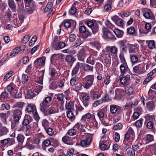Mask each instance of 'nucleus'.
Returning <instances> with one entry per match:
<instances>
[{
	"label": "nucleus",
	"instance_id": "26",
	"mask_svg": "<svg viewBox=\"0 0 156 156\" xmlns=\"http://www.w3.org/2000/svg\"><path fill=\"white\" fill-rule=\"evenodd\" d=\"M31 37L30 34L27 35L23 36L21 40V42L23 44H26Z\"/></svg>",
	"mask_w": 156,
	"mask_h": 156
},
{
	"label": "nucleus",
	"instance_id": "21",
	"mask_svg": "<svg viewBox=\"0 0 156 156\" xmlns=\"http://www.w3.org/2000/svg\"><path fill=\"white\" fill-rule=\"evenodd\" d=\"M91 29L94 34H95L97 32L99 29V26L98 22L97 21L96 23H95L94 25Z\"/></svg>",
	"mask_w": 156,
	"mask_h": 156
},
{
	"label": "nucleus",
	"instance_id": "31",
	"mask_svg": "<svg viewBox=\"0 0 156 156\" xmlns=\"http://www.w3.org/2000/svg\"><path fill=\"white\" fill-rule=\"evenodd\" d=\"M62 51L63 53L69 54L71 55H74L76 53L75 51L73 49H64Z\"/></svg>",
	"mask_w": 156,
	"mask_h": 156
},
{
	"label": "nucleus",
	"instance_id": "5",
	"mask_svg": "<svg viewBox=\"0 0 156 156\" xmlns=\"http://www.w3.org/2000/svg\"><path fill=\"white\" fill-rule=\"evenodd\" d=\"M144 11L143 16L147 19H152L154 18V16L151 11L147 8H144L143 9Z\"/></svg>",
	"mask_w": 156,
	"mask_h": 156
},
{
	"label": "nucleus",
	"instance_id": "60",
	"mask_svg": "<svg viewBox=\"0 0 156 156\" xmlns=\"http://www.w3.org/2000/svg\"><path fill=\"white\" fill-rule=\"evenodd\" d=\"M64 25L65 27L68 28L70 27H71V22L70 21H66L64 23L63 22L61 25L59 26V27H60V26L61 25Z\"/></svg>",
	"mask_w": 156,
	"mask_h": 156
},
{
	"label": "nucleus",
	"instance_id": "1",
	"mask_svg": "<svg viewBox=\"0 0 156 156\" xmlns=\"http://www.w3.org/2000/svg\"><path fill=\"white\" fill-rule=\"evenodd\" d=\"M83 86L87 89L89 88L92 85L94 80L93 75H88L84 78L83 79Z\"/></svg>",
	"mask_w": 156,
	"mask_h": 156
},
{
	"label": "nucleus",
	"instance_id": "43",
	"mask_svg": "<svg viewBox=\"0 0 156 156\" xmlns=\"http://www.w3.org/2000/svg\"><path fill=\"white\" fill-rule=\"evenodd\" d=\"M91 115H92L90 113H87L82 116L81 120L85 121L86 119H89L91 117Z\"/></svg>",
	"mask_w": 156,
	"mask_h": 156
},
{
	"label": "nucleus",
	"instance_id": "57",
	"mask_svg": "<svg viewBox=\"0 0 156 156\" xmlns=\"http://www.w3.org/2000/svg\"><path fill=\"white\" fill-rule=\"evenodd\" d=\"M126 65H125L122 64L120 66V72L123 74L125 73L126 71V68L125 66Z\"/></svg>",
	"mask_w": 156,
	"mask_h": 156
},
{
	"label": "nucleus",
	"instance_id": "58",
	"mask_svg": "<svg viewBox=\"0 0 156 156\" xmlns=\"http://www.w3.org/2000/svg\"><path fill=\"white\" fill-rule=\"evenodd\" d=\"M30 122H31L28 119L24 118L22 124V125L27 127L28 126V125Z\"/></svg>",
	"mask_w": 156,
	"mask_h": 156
},
{
	"label": "nucleus",
	"instance_id": "23",
	"mask_svg": "<svg viewBox=\"0 0 156 156\" xmlns=\"http://www.w3.org/2000/svg\"><path fill=\"white\" fill-rule=\"evenodd\" d=\"M8 3L9 7L14 11L16 10V6L13 0H8Z\"/></svg>",
	"mask_w": 156,
	"mask_h": 156
},
{
	"label": "nucleus",
	"instance_id": "25",
	"mask_svg": "<svg viewBox=\"0 0 156 156\" xmlns=\"http://www.w3.org/2000/svg\"><path fill=\"white\" fill-rule=\"evenodd\" d=\"M115 96L116 98L121 97L123 95L124 92L123 91L120 89H117L115 91Z\"/></svg>",
	"mask_w": 156,
	"mask_h": 156
},
{
	"label": "nucleus",
	"instance_id": "30",
	"mask_svg": "<svg viewBox=\"0 0 156 156\" xmlns=\"http://www.w3.org/2000/svg\"><path fill=\"white\" fill-rule=\"evenodd\" d=\"M8 129L5 127H3L0 128V136L6 134L8 132Z\"/></svg>",
	"mask_w": 156,
	"mask_h": 156
},
{
	"label": "nucleus",
	"instance_id": "37",
	"mask_svg": "<svg viewBox=\"0 0 156 156\" xmlns=\"http://www.w3.org/2000/svg\"><path fill=\"white\" fill-rule=\"evenodd\" d=\"M90 45H92L93 48H96L97 49H99L101 48V45L97 41L90 43Z\"/></svg>",
	"mask_w": 156,
	"mask_h": 156
},
{
	"label": "nucleus",
	"instance_id": "35",
	"mask_svg": "<svg viewBox=\"0 0 156 156\" xmlns=\"http://www.w3.org/2000/svg\"><path fill=\"white\" fill-rule=\"evenodd\" d=\"M125 92L127 95L129 96L133 94V89L132 87H130L126 89Z\"/></svg>",
	"mask_w": 156,
	"mask_h": 156
},
{
	"label": "nucleus",
	"instance_id": "15",
	"mask_svg": "<svg viewBox=\"0 0 156 156\" xmlns=\"http://www.w3.org/2000/svg\"><path fill=\"white\" fill-rule=\"evenodd\" d=\"M46 108H42L40 109L44 113L45 116L54 113L56 112V111L54 109H53L52 108H50L48 112L46 110Z\"/></svg>",
	"mask_w": 156,
	"mask_h": 156
},
{
	"label": "nucleus",
	"instance_id": "19",
	"mask_svg": "<svg viewBox=\"0 0 156 156\" xmlns=\"http://www.w3.org/2000/svg\"><path fill=\"white\" fill-rule=\"evenodd\" d=\"M145 139L146 143H149L154 141V136L150 134H147L145 136Z\"/></svg>",
	"mask_w": 156,
	"mask_h": 156
},
{
	"label": "nucleus",
	"instance_id": "55",
	"mask_svg": "<svg viewBox=\"0 0 156 156\" xmlns=\"http://www.w3.org/2000/svg\"><path fill=\"white\" fill-rule=\"evenodd\" d=\"M148 47L150 49L155 48L154 41L153 40L149 41L148 44Z\"/></svg>",
	"mask_w": 156,
	"mask_h": 156
},
{
	"label": "nucleus",
	"instance_id": "29",
	"mask_svg": "<svg viewBox=\"0 0 156 156\" xmlns=\"http://www.w3.org/2000/svg\"><path fill=\"white\" fill-rule=\"evenodd\" d=\"M96 70L99 73H101L103 71V67L102 64L99 62H97L96 64Z\"/></svg>",
	"mask_w": 156,
	"mask_h": 156
},
{
	"label": "nucleus",
	"instance_id": "46",
	"mask_svg": "<svg viewBox=\"0 0 156 156\" xmlns=\"http://www.w3.org/2000/svg\"><path fill=\"white\" fill-rule=\"evenodd\" d=\"M34 108H36L35 105L30 104L27 106V109L28 112H31Z\"/></svg>",
	"mask_w": 156,
	"mask_h": 156
},
{
	"label": "nucleus",
	"instance_id": "3",
	"mask_svg": "<svg viewBox=\"0 0 156 156\" xmlns=\"http://www.w3.org/2000/svg\"><path fill=\"white\" fill-rule=\"evenodd\" d=\"M92 136L93 135L92 134H88L86 139L81 141V145L83 147H86L88 145H89L92 142Z\"/></svg>",
	"mask_w": 156,
	"mask_h": 156
},
{
	"label": "nucleus",
	"instance_id": "63",
	"mask_svg": "<svg viewBox=\"0 0 156 156\" xmlns=\"http://www.w3.org/2000/svg\"><path fill=\"white\" fill-rule=\"evenodd\" d=\"M151 88H150L148 92V94L150 97L154 96L156 94V92L153 90Z\"/></svg>",
	"mask_w": 156,
	"mask_h": 156
},
{
	"label": "nucleus",
	"instance_id": "20",
	"mask_svg": "<svg viewBox=\"0 0 156 156\" xmlns=\"http://www.w3.org/2000/svg\"><path fill=\"white\" fill-rule=\"evenodd\" d=\"M127 33L130 35L134 36L136 35V31L133 27H130L127 28Z\"/></svg>",
	"mask_w": 156,
	"mask_h": 156
},
{
	"label": "nucleus",
	"instance_id": "44",
	"mask_svg": "<svg viewBox=\"0 0 156 156\" xmlns=\"http://www.w3.org/2000/svg\"><path fill=\"white\" fill-rule=\"evenodd\" d=\"M87 62L93 65L95 63L94 58L92 57L89 56L87 60Z\"/></svg>",
	"mask_w": 156,
	"mask_h": 156
},
{
	"label": "nucleus",
	"instance_id": "14",
	"mask_svg": "<svg viewBox=\"0 0 156 156\" xmlns=\"http://www.w3.org/2000/svg\"><path fill=\"white\" fill-rule=\"evenodd\" d=\"M52 5L53 3L52 2H49L44 9V12H49V14L53 13L54 9L53 8H52Z\"/></svg>",
	"mask_w": 156,
	"mask_h": 156
},
{
	"label": "nucleus",
	"instance_id": "61",
	"mask_svg": "<svg viewBox=\"0 0 156 156\" xmlns=\"http://www.w3.org/2000/svg\"><path fill=\"white\" fill-rule=\"evenodd\" d=\"M122 125L121 123H119L114 126L113 129L115 130H119L122 129Z\"/></svg>",
	"mask_w": 156,
	"mask_h": 156
},
{
	"label": "nucleus",
	"instance_id": "22",
	"mask_svg": "<svg viewBox=\"0 0 156 156\" xmlns=\"http://www.w3.org/2000/svg\"><path fill=\"white\" fill-rule=\"evenodd\" d=\"M58 38L57 37H54L53 41H52L51 44L53 48H58Z\"/></svg>",
	"mask_w": 156,
	"mask_h": 156
},
{
	"label": "nucleus",
	"instance_id": "4",
	"mask_svg": "<svg viewBox=\"0 0 156 156\" xmlns=\"http://www.w3.org/2000/svg\"><path fill=\"white\" fill-rule=\"evenodd\" d=\"M80 127V124L77 123L72 129L68 131L67 134L71 136L75 135L76 134L77 132L79 130Z\"/></svg>",
	"mask_w": 156,
	"mask_h": 156
},
{
	"label": "nucleus",
	"instance_id": "45",
	"mask_svg": "<svg viewBox=\"0 0 156 156\" xmlns=\"http://www.w3.org/2000/svg\"><path fill=\"white\" fill-rule=\"evenodd\" d=\"M47 133L50 136H52L54 134V131L53 129L50 127H48L45 129Z\"/></svg>",
	"mask_w": 156,
	"mask_h": 156
},
{
	"label": "nucleus",
	"instance_id": "62",
	"mask_svg": "<svg viewBox=\"0 0 156 156\" xmlns=\"http://www.w3.org/2000/svg\"><path fill=\"white\" fill-rule=\"evenodd\" d=\"M103 102H105L106 101H108L109 100V98L108 95L107 94H104V96L102 98V99H101Z\"/></svg>",
	"mask_w": 156,
	"mask_h": 156
},
{
	"label": "nucleus",
	"instance_id": "48",
	"mask_svg": "<svg viewBox=\"0 0 156 156\" xmlns=\"http://www.w3.org/2000/svg\"><path fill=\"white\" fill-rule=\"evenodd\" d=\"M62 55L60 54H54L52 56V58L54 60H57V59L61 60L62 58Z\"/></svg>",
	"mask_w": 156,
	"mask_h": 156
},
{
	"label": "nucleus",
	"instance_id": "33",
	"mask_svg": "<svg viewBox=\"0 0 156 156\" xmlns=\"http://www.w3.org/2000/svg\"><path fill=\"white\" fill-rule=\"evenodd\" d=\"M24 139V136L18 134L17 137V139L18 142L21 145H22Z\"/></svg>",
	"mask_w": 156,
	"mask_h": 156
},
{
	"label": "nucleus",
	"instance_id": "16",
	"mask_svg": "<svg viewBox=\"0 0 156 156\" xmlns=\"http://www.w3.org/2000/svg\"><path fill=\"white\" fill-rule=\"evenodd\" d=\"M65 60L67 63L73 64L76 61V59L72 55H69L66 56Z\"/></svg>",
	"mask_w": 156,
	"mask_h": 156
},
{
	"label": "nucleus",
	"instance_id": "42",
	"mask_svg": "<svg viewBox=\"0 0 156 156\" xmlns=\"http://www.w3.org/2000/svg\"><path fill=\"white\" fill-rule=\"evenodd\" d=\"M28 80V76L27 75L23 74L22 76L21 81L23 83H26Z\"/></svg>",
	"mask_w": 156,
	"mask_h": 156
},
{
	"label": "nucleus",
	"instance_id": "36",
	"mask_svg": "<svg viewBox=\"0 0 156 156\" xmlns=\"http://www.w3.org/2000/svg\"><path fill=\"white\" fill-rule=\"evenodd\" d=\"M151 25L150 23H146L145 26V28L146 30V31H145V30H144V33L146 34L149 32L151 30Z\"/></svg>",
	"mask_w": 156,
	"mask_h": 156
},
{
	"label": "nucleus",
	"instance_id": "54",
	"mask_svg": "<svg viewBox=\"0 0 156 156\" xmlns=\"http://www.w3.org/2000/svg\"><path fill=\"white\" fill-rule=\"evenodd\" d=\"M127 1L125 0H121L119 3L120 7H126L127 5Z\"/></svg>",
	"mask_w": 156,
	"mask_h": 156
},
{
	"label": "nucleus",
	"instance_id": "38",
	"mask_svg": "<svg viewBox=\"0 0 156 156\" xmlns=\"http://www.w3.org/2000/svg\"><path fill=\"white\" fill-rule=\"evenodd\" d=\"M73 104L72 102H69L66 105V108L69 111H71L73 108Z\"/></svg>",
	"mask_w": 156,
	"mask_h": 156
},
{
	"label": "nucleus",
	"instance_id": "9",
	"mask_svg": "<svg viewBox=\"0 0 156 156\" xmlns=\"http://www.w3.org/2000/svg\"><path fill=\"white\" fill-rule=\"evenodd\" d=\"M112 19L117 26L121 27H123L124 23L123 20L122 19L119 18L118 16H114L112 17Z\"/></svg>",
	"mask_w": 156,
	"mask_h": 156
},
{
	"label": "nucleus",
	"instance_id": "40",
	"mask_svg": "<svg viewBox=\"0 0 156 156\" xmlns=\"http://www.w3.org/2000/svg\"><path fill=\"white\" fill-rule=\"evenodd\" d=\"M37 39V37L36 36L33 37L30 40L29 43V45L31 47L33 46L36 42Z\"/></svg>",
	"mask_w": 156,
	"mask_h": 156
},
{
	"label": "nucleus",
	"instance_id": "50",
	"mask_svg": "<svg viewBox=\"0 0 156 156\" xmlns=\"http://www.w3.org/2000/svg\"><path fill=\"white\" fill-rule=\"evenodd\" d=\"M49 125V122L46 119H44L42 121V125L44 129L48 127Z\"/></svg>",
	"mask_w": 156,
	"mask_h": 156
},
{
	"label": "nucleus",
	"instance_id": "39",
	"mask_svg": "<svg viewBox=\"0 0 156 156\" xmlns=\"http://www.w3.org/2000/svg\"><path fill=\"white\" fill-rule=\"evenodd\" d=\"M29 128L28 126L26 127L23 125L20 126L18 128V131H27L29 130Z\"/></svg>",
	"mask_w": 156,
	"mask_h": 156
},
{
	"label": "nucleus",
	"instance_id": "53",
	"mask_svg": "<svg viewBox=\"0 0 156 156\" xmlns=\"http://www.w3.org/2000/svg\"><path fill=\"white\" fill-rule=\"evenodd\" d=\"M112 9V6L110 4H107L104 7V11L106 12L109 11Z\"/></svg>",
	"mask_w": 156,
	"mask_h": 156
},
{
	"label": "nucleus",
	"instance_id": "8",
	"mask_svg": "<svg viewBox=\"0 0 156 156\" xmlns=\"http://www.w3.org/2000/svg\"><path fill=\"white\" fill-rule=\"evenodd\" d=\"M79 30L81 33L84 34L83 35V38H86L91 35V34L87 30L86 27L84 26H80L79 27Z\"/></svg>",
	"mask_w": 156,
	"mask_h": 156
},
{
	"label": "nucleus",
	"instance_id": "2",
	"mask_svg": "<svg viewBox=\"0 0 156 156\" xmlns=\"http://www.w3.org/2000/svg\"><path fill=\"white\" fill-rule=\"evenodd\" d=\"M117 44L121 49H135L133 45L130 44L125 40L119 41Z\"/></svg>",
	"mask_w": 156,
	"mask_h": 156
},
{
	"label": "nucleus",
	"instance_id": "6",
	"mask_svg": "<svg viewBox=\"0 0 156 156\" xmlns=\"http://www.w3.org/2000/svg\"><path fill=\"white\" fill-rule=\"evenodd\" d=\"M55 96L59 103L60 107H63L64 102V95L62 93H59L55 94Z\"/></svg>",
	"mask_w": 156,
	"mask_h": 156
},
{
	"label": "nucleus",
	"instance_id": "59",
	"mask_svg": "<svg viewBox=\"0 0 156 156\" xmlns=\"http://www.w3.org/2000/svg\"><path fill=\"white\" fill-rule=\"evenodd\" d=\"M96 22L97 21L94 20L89 21L87 23V25L88 27L91 28Z\"/></svg>",
	"mask_w": 156,
	"mask_h": 156
},
{
	"label": "nucleus",
	"instance_id": "17",
	"mask_svg": "<svg viewBox=\"0 0 156 156\" xmlns=\"http://www.w3.org/2000/svg\"><path fill=\"white\" fill-rule=\"evenodd\" d=\"M85 51L84 49H81L78 52L77 56L78 59L80 61H82L84 59L86 54L85 52Z\"/></svg>",
	"mask_w": 156,
	"mask_h": 156
},
{
	"label": "nucleus",
	"instance_id": "47",
	"mask_svg": "<svg viewBox=\"0 0 156 156\" xmlns=\"http://www.w3.org/2000/svg\"><path fill=\"white\" fill-rule=\"evenodd\" d=\"M10 108V106L9 105L6 103L2 104L1 107V110H4L5 109L7 110H8Z\"/></svg>",
	"mask_w": 156,
	"mask_h": 156
},
{
	"label": "nucleus",
	"instance_id": "51",
	"mask_svg": "<svg viewBox=\"0 0 156 156\" xmlns=\"http://www.w3.org/2000/svg\"><path fill=\"white\" fill-rule=\"evenodd\" d=\"M102 101L101 100H96L95 101L93 105L92 106L94 108H96L97 107L99 106L100 104H102Z\"/></svg>",
	"mask_w": 156,
	"mask_h": 156
},
{
	"label": "nucleus",
	"instance_id": "56",
	"mask_svg": "<svg viewBox=\"0 0 156 156\" xmlns=\"http://www.w3.org/2000/svg\"><path fill=\"white\" fill-rule=\"evenodd\" d=\"M82 42L80 40V38H78L76 41V44L73 46V48H77L78 46H80Z\"/></svg>",
	"mask_w": 156,
	"mask_h": 156
},
{
	"label": "nucleus",
	"instance_id": "7",
	"mask_svg": "<svg viewBox=\"0 0 156 156\" xmlns=\"http://www.w3.org/2000/svg\"><path fill=\"white\" fill-rule=\"evenodd\" d=\"M51 100V98L50 96L46 97L40 104V109L48 107V104Z\"/></svg>",
	"mask_w": 156,
	"mask_h": 156
},
{
	"label": "nucleus",
	"instance_id": "11",
	"mask_svg": "<svg viewBox=\"0 0 156 156\" xmlns=\"http://www.w3.org/2000/svg\"><path fill=\"white\" fill-rule=\"evenodd\" d=\"M46 58L44 56L37 58L34 61L35 65L42 67L44 66Z\"/></svg>",
	"mask_w": 156,
	"mask_h": 156
},
{
	"label": "nucleus",
	"instance_id": "34",
	"mask_svg": "<svg viewBox=\"0 0 156 156\" xmlns=\"http://www.w3.org/2000/svg\"><path fill=\"white\" fill-rule=\"evenodd\" d=\"M146 121H153L155 119V116L154 115H150L149 114H147L144 117Z\"/></svg>",
	"mask_w": 156,
	"mask_h": 156
},
{
	"label": "nucleus",
	"instance_id": "41",
	"mask_svg": "<svg viewBox=\"0 0 156 156\" xmlns=\"http://www.w3.org/2000/svg\"><path fill=\"white\" fill-rule=\"evenodd\" d=\"M28 94L30 99H32L36 96V94L32 90H30L28 91Z\"/></svg>",
	"mask_w": 156,
	"mask_h": 156
},
{
	"label": "nucleus",
	"instance_id": "32",
	"mask_svg": "<svg viewBox=\"0 0 156 156\" xmlns=\"http://www.w3.org/2000/svg\"><path fill=\"white\" fill-rule=\"evenodd\" d=\"M93 67L88 64H84L83 67V70L86 71H92Z\"/></svg>",
	"mask_w": 156,
	"mask_h": 156
},
{
	"label": "nucleus",
	"instance_id": "49",
	"mask_svg": "<svg viewBox=\"0 0 156 156\" xmlns=\"http://www.w3.org/2000/svg\"><path fill=\"white\" fill-rule=\"evenodd\" d=\"M106 26L108 28L113 30L115 26L109 21H107L105 23Z\"/></svg>",
	"mask_w": 156,
	"mask_h": 156
},
{
	"label": "nucleus",
	"instance_id": "28",
	"mask_svg": "<svg viewBox=\"0 0 156 156\" xmlns=\"http://www.w3.org/2000/svg\"><path fill=\"white\" fill-rule=\"evenodd\" d=\"M22 49H12L9 55L11 56H14L19 53H21L23 51Z\"/></svg>",
	"mask_w": 156,
	"mask_h": 156
},
{
	"label": "nucleus",
	"instance_id": "24",
	"mask_svg": "<svg viewBox=\"0 0 156 156\" xmlns=\"http://www.w3.org/2000/svg\"><path fill=\"white\" fill-rule=\"evenodd\" d=\"M130 78V75H127L125 77H122L120 79V82L122 84H124L127 82Z\"/></svg>",
	"mask_w": 156,
	"mask_h": 156
},
{
	"label": "nucleus",
	"instance_id": "27",
	"mask_svg": "<svg viewBox=\"0 0 156 156\" xmlns=\"http://www.w3.org/2000/svg\"><path fill=\"white\" fill-rule=\"evenodd\" d=\"M147 108L149 110H152L154 108V104L153 101H149L146 104Z\"/></svg>",
	"mask_w": 156,
	"mask_h": 156
},
{
	"label": "nucleus",
	"instance_id": "64",
	"mask_svg": "<svg viewBox=\"0 0 156 156\" xmlns=\"http://www.w3.org/2000/svg\"><path fill=\"white\" fill-rule=\"evenodd\" d=\"M76 38V35L74 34H70L69 37V40L70 42H73Z\"/></svg>",
	"mask_w": 156,
	"mask_h": 156
},
{
	"label": "nucleus",
	"instance_id": "18",
	"mask_svg": "<svg viewBox=\"0 0 156 156\" xmlns=\"http://www.w3.org/2000/svg\"><path fill=\"white\" fill-rule=\"evenodd\" d=\"M114 32L118 38H121L122 37L124 32L123 30L116 28L114 30Z\"/></svg>",
	"mask_w": 156,
	"mask_h": 156
},
{
	"label": "nucleus",
	"instance_id": "13",
	"mask_svg": "<svg viewBox=\"0 0 156 156\" xmlns=\"http://www.w3.org/2000/svg\"><path fill=\"white\" fill-rule=\"evenodd\" d=\"M121 108L118 105H110V112L112 114L116 113L118 110H120Z\"/></svg>",
	"mask_w": 156,
	"mask_h": 156
},
{
	"label": "nucleus",
	"instance_id": "52",
	"mask_svg": "<svg viewBox=\"0 0 156 156\" xmlns=\"http://www.w3.org/2000/svg\"><path fill=\"white\" fill-rule=\"evenodd\" d=\"M62 141L65 143L69 144H70L69 141V137L67 136H64L62 139Z\"/></svg>",
	"mask_w": 156,
	"mask_h": 156
},
{
	"label": "nucleus",
	"instance_id": "12",
	"mask_svg": "<svg viewBox=\"0 0 156 156\" xmlns=\"http://www.w3.org/2000/svg\"><path fill=\"white\" fill-rule=\"evenodd\" d=\"M103 34L105 38L111 39L112 37V35L109 30L105 27L103 28Z\"/></svg>",
	"mask_w": 156,
	"mask_h": 156
},
{
	"label": "nucleus",
	"instance_id": "10",
	"mask_svg": "<svg viewBox=\"0 0 156 156\" xmlns=\"http://www.w3.org/2000/svg\"><path fill=\"white\" fill-rule=\"evenodd\" d=\"M15 88V86L14 85L10 84L5 88V90L10 93V95L13 97H16V94L13 92Z\"/></svg>",
	"mask_w": 156,
	"mask_h": 156
}]
</instances>
